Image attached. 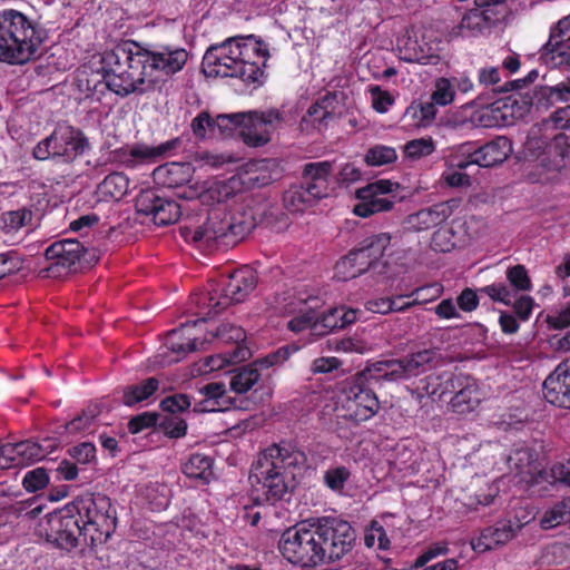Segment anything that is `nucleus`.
<instances>
[{"label":"nucleus","mask_w":570,"mask_h":570,"mask_svg":"<svg viewBox=\"0 0 570 570\" xmlns=\"http://www.w3.org/2000/svg\"><path fill=\"white\" fill-rule=\"evenodd\" d=\"M215 336L227 343L233 342L239 344L240 342H244L246 334L244 330L239 326H235L232 324H223L217 328ZM247 355H249V351L237 345V350L233 358L237 361H243L247 357Z\"/></svg>","instance_id":"72a5a7b5"},{"label":"nucleus","mask_w":570,"mask_h":570,"mask_svg":"<svg viewBox=\"0 0 570 570\" xmlns=\"http://www.w3.org/2000/svg\"><path fill=\"white\" fill-rule=\"evenodd\" d=\"M20 464H28L43 459L45 444L32 441H21L17 443Z\"/></svg>","instance_id":"a18cd8bd"},{"label":"nucleus","mask_w":570,"mask_h":570,"mask_svg":"<svg viewBox=\"0 0 570 570\" xmlns=\"http://www.w3.org/2000/svg\"><path fill=\"white\" fill-rule=\"evenodd\" d=\"M268 58L267 48L254 36L230 37L206 50L202 67L207 77L237 78L246 86L258 87L264 82Z\"/></svg>","instance_id":"f257e3e1"},{"label":"nucleus","mask_w":570,"mask_h":570,"mask_svg":"<svg viewBox=\"0 0 570 570\" xmlns=\"http://www.w3.org/2000/svg\"><path fill=\"white\" fill-rule=\"evenodd\" d=\"M537 452L524 445H517L507 458V463L511 470L518 474L524 475L523 480L531 483H540L548 480V472L540 470L537 465Z\"/></svg>","instance_id":"5701e85b"},{"label":"nucleus","mask_w":570,"mask_h":570,"mask_svg":"<svg viewBox=\"0 0 570 570\" xmlns=\"http://www.w3.org/2000/svg\"><path fill=\"white\" fill-rule=\"evenodd\" d=\"M376 542L380 550H389L391 547V541L384 527L379 521L373 520L365 531L364 543L367 548H372Z\"/></svg>","instance_id":"37998d69"},{"label":"nucleus","mask_w":570,"mask_h":570,"mask_svg":"<svg viewBox=\"0 0 570 570\" xmlns=\"http://www.w3.org/2000/svg\"><path fill=\"white\" fill-rule=\"evenodd\" d=\"M459 198L439 203L432 207L424 208L410 216V224L419 229L425 230L438 226L449 218L455 209L460 208Z\"/></svg>","instance_id":"b1692460"},{"label":"nucleus","mask_w":570,"mask_h":570,"mask_svg":"<svg viewBox=\"0 0 570 570\" xmlns=\"http://www.w3.org/2000/svg\"><path fill=\"white\" fill-rule=\"evenodd\" d=\"M390 243L391 237L386 233L364 238L357 247L350 250L356 262V267H360L363 273L373 271L376 274H386L391 277L393 274L389 272V263L383 261Z\"/></svg>","instance_id":"dca6fc26"},{"label":"nucleus","mask_w":570,"mask_h":570,"mask_svg":"<svg viewBox=\"0 0 570 570\" xmlns=\"http://www.w3.org/2000/svg\"><path fill=\"white\" fill-rule=\"evenodd\" d=\"M160 199L161 197H159L154 190L148 189L141 191L135 202L137 214L153 217Z\"/></svg>","instance_id":"de8ad7c7"},{"label":"nucleus","mask_w":570,"mask_h":570,"mask_svg":"<svg viewBox=\"0 0 570 570\" xmlns=\"http://www.w3.org/2000/svg\"><path fill=\"white\" fill-rule=\"evenodd\" d=\"M343 92H327L320 100L322 107V116L320 117V122L326 124L328 119H333L338 110L341 98H343Z\"/></svg>","instance_id":"603ef678"},{"label":"nucleus","mask_w":570,"mask_h":570,"mask_svg":"<svg viewBox=\"0 0 570 570\" xmlns=\"http://www.w3.org/2000/svg\"><path fill=\"white\" fill-rule=\"evenodd\" d=\"M311 521L309 527L306 522H301L282 533L278 549L282 556L293 564L316 567L324 562L314 519Z\"/></svg>","instance_id":"6e6552de"},{"label":"nucleus","mask_w":570,"mask_h":570,"mask_svg":"<svg viewBox=\"0 0 570 570\" xmlns=\"http://www.w3.org/2000/svg\"><path fill=\"white\" fill-rule=\"evenodd\" d=\"M157 426L170 439L183 438L187 432V423L178 415H160Z\"/></svg>","instance_id":"a19ab883"},{"label":"nucleus","mask_w":570,"mask_h":570,"mask_svg":"<svg viewBox=\"0 0 570 570\" xmlns=\"http://www.w3.org/2000/svg\"><path fill=\"white\" fill-rule=\"evenodd\" d=\"M322 198V196H316V193L311 187L302 184L291 186L284 193L283 203L289 212L297 213L314 206Z\"/></svg>","instance_id":"cd10ccee"},{"label":"nucleus","mask_w":570,"mask_h":570,"mask_svg":"<svg viewBox=\"0 0 570 570\" xmlns=\"http://www.w3.org/2000/svg\"><path fill=\"white\" fill-rule=\"evenodd\" d=\"M176 141H167L157 147L145 144H136L128 148L117 150L119 160L127 167H135L138 164L151 163L174 148Z\"/></svg>","instance_id":"393cba45"},{"label":"nucleus","mask_w":570,"mask_h":570,"mask_svg":"<svg viewBox=\"0 0 570 570\" xmlns=\"http://www.w3.org/2000/svg\"><path fill=\"white\" fill-rule=\"evenodd\" d=\"M141 55L149 89L164 78L173 77L179 72L188 61V52L178 47L144 46Z\"/></svg>","instance_id":"f8f14e48"},{"label":"nucleus","mask_w":570,"mask_h":570,"mask_svg":"<svg viewBox=\"0 0 570 570\" xmlns=\"http://www.w3.org/2000/svg\"><path fill=\"white\" fill-rule=\"evenodd\" d=\"M141 43L125 41L102 57L104 80L107 88L118 96L145 94L149 90Z\"/></svg>","instance_id":"20e7f679"},{"label":"nucleus","mask_w":570,"mask_h":570,"mask_svg":"<svg viewBox=\"0 0 570 570\" xmlns=\"http://www.w3.org/2000/svg\"><path fill=\"white\" fill-rule=\"evenodd\" d=\"M512 142L505 136L480 144L475 140L465 141V169L476 165L489 168L501 165L512 154Z\"/></svg>","instance_id":"2eb2a0df"},{"label":"nucleus","mask_w":570,"mask_h":570,"mask_svg":"<svg viewBox=\"0 0 570 570\" xmlns=\"http://www.w3.org/2000/svg\"><path fill=\"white\" fill-rule=\"evenodd\" d=\"M83 243L78 239H62L46 249V258L52 263L46 268L47 276L58 277L79 267Z\"/></svg>","instance_id":"a211bd4d"},{"label":"nucleus","mask_w":570,"mask_h":570,"mask_svg":"<svg viewBox=\"0 0 570 570\" xmlns=\"http://www.w3.org/2000/svg\"><path fill=\"white\" fill-rule=\"evenodd\" d=\"M454 90L451 82L445 78H440L435 83V90L432 94V100L441 106L452 102Z\"/></svg>","instance_id":"e2e57ef3"},{"label":"nucleus","mask_w":570,"mask_h":570,"mask_svg":"<svg viewBox=\"0 0 570 570\" xmlns=\"http://www.w3.org/2000/svg\"><path fill=\"white\" fill-rule=\"evenodd\" d=\"M190 406L189 397L186 394H175L165 397L160 402V407L167 414L176 415L179 412L187 410Z\"/></svg>","instance_id":"bf43d9fd"},{"label":"nucleus","mask_w":570,"mask_h":570,"mask_svg":"<svg viewBox=\"0 0 570 570\" xmlns=\"http://www.w3.org/2000/svg\"><path fill=\"white\" fill-rule=\"evenodd\" d=\"M23 259L14 252L0 254V279L22 268Z\"/></svg>","instance_id":"0e129e2a"},{"label":"nucleus","mask_w":570,"mask_h":570,"mask_svg":"<svg viewBox=\"0 0 570 570\" xmlns=\"http://www.w3.org/2000/svg\"><path fill=\"white\" fill-rule=\"evenodd\" d=\"M45 31L18 10L0 11V61L24 65L40 56Z\"/></svg>","instance_id":"39448f33"},{"label":"nucleus","mask_w":570,"mask_h":570,"mask_svg":"<svg viewBox=\"0 0 570 570\" xmlns=\"http://www.w3.org/2000/svg\"><path fill=\"white\" fill-rule=\"evenodd\" d=\"M533 105H537L538 107L547 106L544 100H542L541 104L538 102V98L535 97V92H534L533 95H530V94L512 95L507 98V100L503 102L502 108H504V109L511 108L512 117H522L525 112H528L530 110V108Z\"/></svg>","instance_id":"58836bf2"},{"label":"nucleus","mask_w":570,"mask_h":570,"mask_svg":"<svg viewBox=\"0 0 570 570\" xmlns=\"http://www.w3.org/2000/svg\"><path fill=\"white\" fill-rule=\"evenodd\" d=\"M252 209L243 208L234 213L224 206L208 210L206 220L195 228L185 227L184 238L199 247L213 249L216 246H234L242 242L256 226Z\"/></svg>","instance_id":"7ed1b4c3"},{"label":"nucleus","mask_w":570,"mask_h":570,"mask_svg":"<svg viewBox=\"0 0 570 570\" xmlns=\"http://www.w3.org/2000/svg\"><path fill=\"white\" fill-rule=\"evenodd\" d=\"M505 0H465V28L473 32L490 29L502 13Z\"/></svg>","instance_id":"aec40b11"},{"label":"nucleus","mask_w":570,"mask_h":570,"mask_svg":"<svg viewBox=\"0 0 570 570\" xmlns=\"http://www.w3.org/2000/svg\"><path fill=\"white\" fill-rule=\"evenodd\" d=\"M238 180L232 178L213 183L203 194V202H213L222 204L236 195Z\"/></svg>","instance_id":"2f4dec72"},{"label":"nucleus","mask_w":570,"mask_h":570,"mask_svg":"<svg viewBox=\"0 0 570 570\" xmlns=\"http://www.w3.org/2000/svg\"><path fill=\"white\" fill-rule=\"evenodd\" d=\"M307 468V456L296 445L282 442L265 449L254 462L249 480L262 484L265 498L274 503L283 500L296 485L297 476Z\"/></svg>","instance_id":"f03ea898"},{"label":"nucleus","mask_w":570,"mask_h":570,"mask_svg":"<svg viewBox=\"0 0 570 570\" xmlns=\"http://www.w3.org/2000/svg\"><path fill=\"white\" fill-rule=\"evenodd\" d=\"M544 399L559 407L570 409V358L562 361L544 380Z\"/></svg>","instance_id":"412c9836"},{"label":"nucleus","mask_w":570,"mask_h":570,"mask_svg":"<svg viewBox=\"0 0 570 570\" xmlns=\"http://www.w3.org/2000/svg\"><path fill=\"white\" fill-rule=\"evenodd\" d=\"M541 59L551 68L570 66V40L551 38L541 48Z\"/></svg>","instance_id":"c85d7f7f"},{"label":"nucleus","mask_w":570,"mask_h":570,"mask_svg":"<svg viewBox=\"0 0 570 570\" xmlns=\"http://www.w3.org/2000/svg\"><path fill=\"white\" fill-rule=\"evenodd\" d=\"M90 144L85 134L72 126L59 125L50 136L33 148V157L39 160L62 158L70 163L88 150Z\"/></svg>","instance_id":"1a4fd4ad"},{"label":"nucleus","mask_w":570,"mask_h":570,"mask_svg":"<svg viewBox=\"0 0 570 570\" xmlns=\"http://www.w3.org/2000/svg\"><path fill=\"white\" fill-rule=\"evenodd\" d=\"M156 173L158 176H167L165 184L168 187H178L190 180L193 167L189 164L173 163L169 166L159 167Z\"/></svg>","instance_id":"f704fd0d"},{"label":"nucleus","mask_w":570,"mask_h":570,"mask_svg":"<svg viewBox=\"0 0 570 570\" xmlns=\"http://www.w3.org/2000/svg\"><path fill=\"white\" fill-rule=\"evenodd\" d=\"M99 414L100 407L98 405L89 406L81 415L66 423L63 428L70 433L87 431Z\"/></svg>","instance_id":"49530a36"},{"label":"nucleus","mask_w":570,"mask_h":570,"mask_svg":"<svg viewBox=\"0 0 570 570\" xmlns=\"http://www.w3.org/2000/svg\"><path fill=\"white\" fill-rule=\"evenodd\" d=\"M397 188V183L381 179L357 189L356 197L360 199V203L355 205L354 214L360 217H368L376 213L391 210L393 202L382 196Z\"/></svg>","instance_id":"f3484780"},{"label":"nucleus","mask_w":570,"mask_h":570,"mask_svg":"<svg viewBox=\"0 0 570 570\" xmlns=\"http://www.w3.org/2000/svg\"><path fill=\"white\" fill-rule=\"evenodd\" d=\"M178 335L179 331H173L169 334V348L177 354L186 355L187 353L203 350L206 345V341L203 340L198 342L196 338H188L187 342H180L176 340Z\"/></svg>","instance_id":"8fccbe9b"},{"label":"nucleus","mask_w":570,"mask_h":570,"mask_svg":"<svg viewBox=\"0 0 570 570\" xmlns=\"http://www.w3.org/2000/svg\"><path fill=\"white\" fill-rule=\"evenodd\" d=\"M446 552L448 547L445 543H433L422 551L411 566V569L424 568L430 561L440 556L446 554Z\"/></svg>","instance_id":"13d9d810"},{"label":"nucleus","mask_w":570,"mask_h":570,"mask_svg":"<svg viewBox=\"0 0 570 570\" xmlns=\"http://www.w3.org/2000/svg\"><path fill=\"white\" fill-rule=\"evenodd\" d=\"M566 522H568V520L559 503H556L552 508L547 510L540 520L541 527L546 530L553 529Z\"/></svg>","instance_id":"338daca9"},{"label":"nucleus","mask_w":570,"mask_h":570,"mask_svg":"<svg viewBox=\"0 0 570 570\" xmlns=\"http://www.w3.org/2000/svg\"><path fill=\"white\" fill-rule=\"evenodd\" d=\"M160 414L156 412H144L130 419L128 422V431L137 434L145 429L157 426Z\"/></svg>","instance_id":"6e6d98bb"},{"label":"nucleus","mask_w":570,"mask_h":570,"mask_svg":"<svg viewBox=\"0 0 570 570\" xmlns=\"http://www.w3.org/2000/svg\"><path fill=\"white\" fill-rule=\"evenodd\" d=\"M36 534L67 551L83 543L79 519L73 515L69 504L41 519L36 527Z\"/></svg>","instance_id":"9d476101"},{"label":"nucleus","mask_w":570,"mask_h":570,"mask_svg":"<svg viewBox=\"0 0 570 570\" xmlns=\"http://www.w3.org/2000/svg\"><path fill=\"white\" fill-rule=\"evenodd\" d=\"M287 357V350L281 348L268 356L257 360L254 363L243 366L236 371L230 377V390L235 393L243 394L249 391L261 379L258 367L268 368L269 366L284 361Z\"/></svg>","instance_id":"4be33fe9"},{"label":"nucleus","mask_w":570,"mask_h":570,"mask_svg":"<svg viewBox=\"0 0 570 570\" xmlns=\"http://www.w3.org/2000/svg\"><path fill=\"white\" fill-rule=\"evenodd\" d=\"M49 475L45 468H37L26 473L22 484L29 492H36L47 487Z\"/></svg>","instance_id":"5fc2aeb1"},{"label":"nucleus","mask_w":570,"mask_h":570,"mask_svg":"<svg viewBox=\"0 0 570 570\" xmlns=\"http://www.w3.org/2000/svg\"><path fill=\"white\" fill-rule=\"evenodd\" d=\"M309 302L317 303L316 298H311L306 302V307L301 309L298 315L288 322V328L295 333L304 330H311L313 335H316L315 325H318V313L316 312L317 305H309Z\"/></svg>","instance_id":"473e14b6"},{"label":"nucleus","mask_w":570,"mask_h":570,"mask_svg":"<svg viewBox=\"0 0 570 570\" xmlns=\"http://www.w3.org/2000/svg\"><path fill=\"white\" fill-rule=\"evenodd\" d=\"M69 507L79 519L83 544L96 548L106 543L116 530V510L110 499L101 493L77 497Z\"/></svg>","instance_id":"423d86ee"},{"label":"nucleus","mask_w":570,"mask_h":570,"mask_svg":"<svg viewBox=\"0 0 570 570\" xmlns=\"http://www.w3.org/2000/svg\"><path fill=\"white\" fill-rule=\"evenodd\" d=\"M406 115L415 120V126L426 127L435 118L436 108L435 102H422L419 106H410L406 109Z\"/></svg>","instance_id":"c03bdc74"},{"label":"nucleus","mask_w":570,"mask_h":570,"mask_svg":"<svg viewBox=\"0 0 570 570\" xmlns=\"http://www.w3.org/2000/svg\"><path fill=\"white\" fill-rule=\"evenodd\" d=\"M180 216V206L171 199L161 198L151 217L156 225L165 226L177 222Z\"/></svg>","instance_id":"ea45409f"},{"label":"nucleus","mask_w":570,"mask_h":570,"mask_svg":"<svg viewBox=\"0 0 570 570\" xmlns=\"http://www.w3.org/2000/svg\"><path fill=\"white\" fill-rule=\"evenodd\" d=\"M32 219V212L27 208L9 212L4 215V224L8 228L18 230L27 226Z\"/></svg>","instance_id":"680f3d73"},{"label":"nucleus","mask_w":570,"mask_h":570,"mask_svg":"<svg viewBox=\"0 0 570 570\" xmlns=\"http://www.w3.org/2000/svg\"><path fill=\"white\" fill-rule=\"evenodd\" d=\"M535 97L538 98V102L541 104L542 100L548 105L549 99L556 97V99L562 101L570 100V82L569 83H560L556 87H541L535 90Z\"/></svg>","instance_id":"3c124183"},{"label":"nucleus","mask_w":570,"mask_h":570,"mask_svg":"<svg viewBox=\"0 0 570 570\" xmlns=\"http://www.w3.org/2000/svg\"><path fill=\"white\" fill-rule=\"evenodd\" d=\"M396 47L402 60L406 62L419 61L424 57L423 49L412 29H406L396 40Z\"/></svg>","instance_id":"7c9ffc66"},{"label":"nucleus","mask_w":570,"mask_h":570,"mask_svg":"<svg viewBox=\"0 0 570 570\" xmlns=\"http://www.w3.org/2000/svg\"><path fill=\"white\" fill-rule=\"evenodd\" d=\"M351 473L345 466H336L330 469L324 474L325 484L333 491L343 490L345 482L348 480Z\"/></svg>","instance_id":"4d7b16f0"},{"label":"nucleus","mask_w":570,"mask_h":570,"mask_svg":"<svg viewBox=\"0 0 570 570\" xmlns=\"http://www.w3.org/2000/svg\"><path fill=\"white\" fill-rule=\"evenodd\" d=\"M158 387L159 381L156 377H148L139 384L129 385L124 390L122 403L132 406L149 399Z\"/></svg>","instance_id":"c756f323"},{"label":"nucleus","mask_w":570,"mask_h":570,"mask_svg":"<svg viewBox=\"0 0 570 570\" xmlns=\"http://www.w3.org/2000/svg\"><path fill=\"white\" fill-rule=\"evenodd\" d=\"M434 151V144L432 139H414L404 146V154L407 158L419 159L429 156Z\"/></svg>","instance_id":"864d4df0"},{"label":"nucleus","mask_w":570,"mask_h":570,"mask_svg":"<svg viewBox=\"0 0 570 570\" xmlns=\"http://www.w3.org/2000/svg\"><path fill=\"white\" fill-rule=\"evenodd\" d=\"M373 368L374 363L357 373L353 377L347 392V397L354 400L358 406L364 407L370 413V416L374 415L380 410V402L373 390L385 382L379 372L372 371Z\"/></svg>","instance_id":"6ab92c4d"},{"label":"nucleus","mask_w":570,"mask_h":570,"mask_svg":"<svg viewBox=\"0 0 570 570\" xmlns=\"http://www.w3.org/2000/svg\"><path fill=\"white\" fill-rule=\"evenodd\" d=\"M355 309H345L344 306L330 308L326 313H318V325H315L316 335L322 336L330 331L344 328L356 321Z\"/></svg>","instance_id":"bb28decb"},{"label":"nucleus","mask_w":570,"mask_h":570,"mask_svg":"<svg viewBox=\"0 0 570 570\" xmlns=\"http://www.w3.org/2000/svg\"><path fill=\"white\" fill-rule=\"evenodd\" d=\"M332 169L333 165L330 161L305 164L302 173L305 185L311 187L316 193V196L326 197L328 195V177Z\"/></svg>","instance_id":"a878e982"},{"label":"nucleus","mask_w":570,"mask_h":570,"mask_svg":"<svg viewBox=\"0 0 570 570\" xmlns=\"http://www.w3.org/2000/svg\"><path fill=\"white\" fill-rule=\"evenodd\" d=\"M212 459L204 454H193L183 465V472L190 479L207 480L210 474Z\"/></svg>","instance_id":"e433bc0d"},{"label":"nucleus","mask_w":570,"mask_h":570,"mask_svg":"<svg viewBox=\"0 0 570 570\" xmlns=\"http://www.w3.org/2000/svg\"><path fill=\"white\" fill-rule=\"evenodd\" d=\"M199 393L204 395V400L195 404V412L215 411V403L223 394L226 393L225 384L222 382H213L199 389Z\"/></svg>","instance_id":"c9c22d12"},{"label":"nucleus","mask_w":570,"mask_h":570,"mask_svg":"<svg viewBox=\"0 0 570 570\" xmlns=\"http://www.w3.org/2000/svg\"><path fill=\"white\" fill-rule=\"evenodd\" d=\"M100 187L105 195L121 199L128 193L129 179L122 173H111L105 177Z\"/></svg>","instance_id":"4c0bfd02"},{"label":"nucleus","mask_w":570,"mask_h":570,"mask_svg":"<svg viewBox=\"0 0 570 570\" xmlns=\"http://www.w3.org/2000/svg\"><path fill=\"white\" fill-rule=\"evenodd\" d=\"M508 279L519 291H528L531 286L527 269L522 265H515L508 269Z\"/></svg>","instance_id":"69168bd1"},{"label":"nucleus","mask_w":570,"mask_h":570,"mask_svg":"<svg viewBox=\"0 0 570 570\" xmlns=\"http://www.w3.org/2000/svg\"><path fill=\"white\" fill-rule=\"evenodd\" d=\"M438 356L435 350H423L401 358L375 362L372 371L379 372L387 382L406 381L430 371Z\"/></svg>","instance_id":"ddd939ff"},{"label":"nucleus","mask_w":570,"mask_h":570,"mask_svg":"<svg viewBox=\"0 0 570 570\" xmlns=\"http://www.w3.org/2000/svg\"><path fill=\"white\" fill-rule=\"evenodd\" d=\"M257 285L256 272L247 266L232 273L220 289L208 292V306L215 314L230 304L244 302Z\"/></svg>","instance_id":"4468645a"},{"label":"nucleus","mask_w":570,"mask_h":570,"mask_svg":"<svg viewBox=\"0 0 570 570\" xmlns=\"http://www.w3.org/2000/svg\"><path fill=\"white\" fill-rule=\"evenodd\" d=\"M314 524L322 546L324 562L341 560L353 550L356 532L350 522L338 518L323 517L314 519Z\"/></svg>","instance_id":"9b49d317"},{"label":"nucleus","mask_w":570,"mask_h":570,"mask_svg":"<svg viewBox=\"0 0 570 570\" xmlns=\"http://www.w3.org/2000/svg\"><path fill=\"white\" fill-rule=\"evenodd\" d=\"M68 452L78 463L87 464L95 459L96 446L90 442H83L69 449Z\"/></svg>","instance_id":"774afa93"},{"label":"nucleus","mask_w":570,"mask_h":570,"mask_svg":"<svg viewBox=\"0 0 570 570\" xmlns=\"http://www.w3.org/2000/svg\"><path fill=\"white\" fill-rule=\"evenodd\" d=\"M190 126L194 135L198 138H205L207 132L215 135L214 119L207 111L198 114V116L193 119Z\"/></svg>","instance_id":"052dcab7"},{"label":"nucleus","mask_w":570,"mask_h":570,"mask_svg":"<svg viewBox=\"0 0 570 570\" xmlns=\"http://www.w3.org/2000/svg\"><path fill=\"white\" fill-rule=\"evenodd\" d=\"M348 252L335 264V276L341 281H348L364 274Z\"/></svg>","instance_id":"09e8293b"},{"label":"nucleus","mask_w":570,"mask_h":570,"mask_svg":"<svg viewBox=\"0 0 570 570\" xmlns=\"http://www.w3.org/2000/svg\"><path fill=\"white\" fill-rule=\"evenodd\" d=\"M284 121L283 112L277 108L267 110H249L234 114H222L214 119L215 132L230 135L237 127H243L244 141L250 146H263L271 139L269 130L276 124Z\"/></svg>","instance_id":"0eeeda50"},{"label":"nucleus","mask_w":570,"mask_h":570,"mask_svg":"<svg viewBox=\"0 0 570 570\" xmlns=\"http://www.w3.org/2000/svg\"><path fill=\"white\" fill-rule=\"evenodd\" d=\"M397 159L396 150L393 147L375 145L365 155V163L368 166H383L392 164Z\"/></svg>","instance_id":"79ce46f5"}]
</instances>
